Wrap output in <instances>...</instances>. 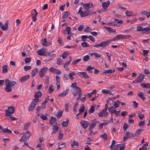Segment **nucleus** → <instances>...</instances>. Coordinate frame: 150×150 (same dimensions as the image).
<instances>
[{"label":"nucleus","mask_w":150,"mask_h":150,"mask_svg":"<svg viewBox=\"0 0 150 150\" xmlns=\"http://www.w3.org/2000/svg\"><path fill=\"white\" fill-rule=\"evenodd\" d=\"M131 36L129 35H124L122 34L118 35H116L112 39H109V41L110 40V44L113 41H115L117 40H119L120 39H127L130 38Z\"/></svg>","instance_id":"1"},{"label":"nucleus","mask_w":150,"mask_h":150,"mask_svg":"<svg viewBox=\"0 0 150 150\" xmlns=\"http://www.w3.org/2000/svg\"><path fill=\"white\" fill-rule=\"evenodd\" d=\"M110 40L109 41V40L104 41L101 42V43L98 44H96L93 46V47H105L108 46L109 44H110Z\"/></svg>","instance_id":"2"},{"label":"nucleus","mask_w":150,"mask_h":150,"mask_svg":"<svg viewBox=\"0 0 150 150\" xmlns=\"http://www.w3.org/2000/svg\"><path fill=\"white\" fill-rule=\"evenodd\" d=\"M38 103V100L36 99H33L29 105L28 110L30 111H33Z\"/></svg>","instance_id":"3"},{"label":"nucleus","mask_w":150,"mask_h":150,"mask_svg":"<svg viewBox=\"0 0 150 150\" xmlns=\"http://www.w3.org/2000/svg\"><path fill=\"white\" fill-rule=\"evenodd\" d=\"M15 111V108L14 106L9 107L8 108L7 110H6L5 111V116L6 117H8L11 114H13Z\"/></svg>","instance_id":"4"},{"label":"nucleus","mask_w":150,"mask_h":150,"mask_svg":"<svg viewBox=\"0 0 150 150\" xmlns=\"http://www.w3.org/2000/svg\"><path fill=\"white\" fill-rule=\"evenodd\" d=\"M31 135V134L30 132L28 131L26 132L20 139L19 140L21 142H24L27 140L30 137Z\"/></svg>","instance_id":"5"},{"label":"nucleus","mask_w":150,"mask_h":150,"mask_svg":"<svg viewBox=\"0 0 150 150\" xmlns=\"http://www.w3.org/2000/svg\"><path fill=\"white\" fill-rule=\"evenodd\" d=\"M144 76L141 74H139L137 78L133 81V83H140L143 81L144 78Z\"/></svg>","instance_id":"6"},{"label":"nucleus","mask_w":150,"mask_h":150,"mask_svg":"<svg viewBox=\"0 0 150 150\" xmlns=\"http://www.w3.org/2000/svg\"><path fill=\"white\" fill-rule=\"evenodd\" d=\"M9 23V21L8 20H7L4 25L3 23L0 21V29H1L3 31L7 30L8 29V24Z\"/></svg>","instance_id":"7"},{"label":"nucleus","mask_w":150,"mask_h":150,"mask_svg":"<svg viewBox=\"0 0 150 150\" xmlns=\"http://www.w3.org/2000/svg\"><path fill=\"white\" fill-rule=\"evenodd\" d=\"M47 69L48 68L47 67H45L43 68L40 70L39 72V76L40 78H42L44 76Z\"/></svg>","instance_id":"8"},{"label":"nucleus","mask_w":150,"mask_h":150,"mask_svg":"<svg viewBox=\"0 0 150 150\" xmlns=\"http://www.w3.org/2000/svg\"><path fill=\"white\" fill-rule=\"evenodd\" d=\"M31 15H35L34 16L32 17V18L34 22H35L37 20V16L38 14V13L36 10L35 9L32 10L31 12Z\"/></svg>","instance_id":"9"},{"label":"nucleus","mask_w":150,"mask_h":150,"mask_svg":"<svg viewBox=\"0 0 150 150\" xmlns=\"http://www.w3.org/2000/svg\"><path fill=\"white\" fill-rule=\"evenodd\" d=\"M81 127L84 129H86L88 126V122L87 120H82L80 122Z\"/></svg>","instance_id":"10"},{"label":"nucleus","mask_w":150,"mask_h":150,"mask_svg":"<svg viewBox=\"0 0 150 150\" xmlns=\"http://www.w3.org/2000/svg\"><path fill=\"white\" fill-rule=\"evenodd\" d=\"M9 83L7 81L5 82V85L6 86L4 89L7 92H10L12 91V89L11 86H9Z\"/></svg>","instance_id":"11"},{"label":"nucleus","mask_w":150,"mask_h":150,"mask_svg":"<svg viewBox=\"0 0 150 150\" xmlns=\"http://www.w3.org/2000/svg\"><path fill=\"white\" fill-rule=\"evenodd\" d=\"M46 51V48L43 47L41 49L38 50L37 51V53L38 55L44 56Z\"/></svg>","instance_id":"12"},{"label":"nucleus","mask_w":150,"mask_h":150,"mask_svg":"<svg viewBox=\"0 0 150 150\" xmlns=\"http://www.w3.org/2000/svg\"><path fill=\"white\" fill-rule=\"evenodd\" d=\"M29 77L30 76L29 74L23 76L21 77L19 81L21 82H25L29 78Z\"/></svg>","instance_id":"13"},{"label":"nucleus","mask_w":150,"mask_h":150,"mask_svg":"<svg viewBox=\"0 0 150 150\" xmlns=\"http://www.w3.org/2000/svg\"><path fill=\"white\" fill-rule=\"evenodd\" d=\"M110 4V2L109 0L107 1L106 2H103L102 3V6L105 10V11H106Z\"/></svg>","instance_id":"14"},{"label":"nucleus","mask_w":150,"mask_h":150,"mask_svg":"<svg viewBox=\"0 0 150 150\" xmlns=\"http://www.w3.org/2000/svg\"><path fill=\"white\" fill-rule=\"evenodd\" d=\"M100 122L98 121H91V124L89 127V129H92L93 127H95L96 123H99Z\"/></svg>","instance_id":"15"},{"label":"nucleus","mask_w":150,"mask_h":150,"mask_svg":"<svg viewBox=\"0 0 150 150\" xmlns=\"http://www.w3.org/2000/svg\"><path fill=\"white\" fill-rule=\"evenodd\" d=\"M42 93L40 91H38L36 92L34 96L35 98L34 99H36L38 100V102L39 101V99L38 98L41 97L42 96Z\"/></svg>","instance_id":"16"},{"label":"nucleus","mask_w":150,"mask_h":150,"mask_svg":"<svg viewBox=\"0 0 150 150\" xmlns=\"http://www.w3.org/2000/svg\"><path fill=\"white\" fill-rule=\"evenodd\" d=\"M59 126L57 125H54L52 127V132L51 133V134L56 133L59 130Z\"/></svg>","instance_id":"17"},{"label":"nucleus","mask_w":150,"mask_h":150,"mask_svg":"<svg viewBox=\"0 0 150 150\" xmlns=\"http://www.w3.org/2000/svg\"><path fill=\"white\" fill-rule=\"evenodd\" d=\"M150 33V26L143 28V31L142 33L144 34L149 33Z\"/></svg>","instance_id":"18"},{"label":"nucleus","mask_w":150,"mask_h":150,"mask_svg":"<svg viewBox=\"0 0 150 150\" xmlns=\"http://www.w3.org/2000/svg\"><path fill=\"white\" fill-rule=\"evenodd\" d=\"M69 89H67L66 90L64 91L62 93H59L58 95V96L59 97H62L65 96L69 92Z\"/></svg>","instance_id":"19"},{"label":"nucleus","mask_w":150,"mask_h":150,"mask_svg":"<svg viewBox=\"0 0 150 150\" xmlns=\"http://www.w3.org/2000/svg\"><path fill=\"white\" fill-rule=\"evenodd\" d=\"M140 85L143 88H148L150 89V84L149 83H142L140 84Z\"/></svg>","instance_id":"20"},{"label":"nucleus","mask_w":150,"mask_h":150,"mask_svg":"<svg viewBox=\"0 0 150 150\" xmlns=\"http://www.w3.org/2000/svg\"><path fill=\"white\" fill-rule=\"evenodd\" d=\"M93 6V4L92 3H88L86 4L85 5L84 8L86 10H88L91 8Z\"/></svg>","instance_id":"21"},{"label":"nucleus","mask_w":150,"mask_h":150,"mask_svg":"<svg viewBox=\"0 0 150 150\" xmlns=\"http://www.w3.org/2000/svg\"><path fill=\"white\" fill-rule=\"evenodd\" d=\"M69 118H67L66 119V121H63L62 123L63 127H67L69 123Z\"/></svg>","instance_id":"22"},{"label":"nucleus","mask_w":150,"mask_h":150,"mask_svg":"<svg viewBox=\"0 0 150 150\" xmlns=\"http://www.w3.org/2000/svg\"><path fill=\"white\" fill-rule=\"evenodd\" d=\"M0 132L2 133H11L12 132L11 130L8 129L7 128L4 129L2 127L1 130L0 131Z\"/></svg>","instance_id":"23"},{"label":"nucleus","mask_w":150,"mask_h":150,"mask_svg":"<svg viewBox=\"0 0 150 150\" xmlns=\"http://www.w3.org/2000/svg\"><path fill=\"white\" fill-rule=\"evenodd\" d=\"M38 69L37 68H36L33 69L31 71V74L33 77H34L36 74L38 73Z\"/></svg>","instance_id":"24"},{"label":"nucleus","mask_w":150,"mask_h":150,"mask_svg":"<svg viewBox=\"0 0 150 150\" xmlns=\"http://www.w3.org/2000/svg\"><path fill=\"white\" fill-rule=\"evenodd\" d=\"M78 73L79 74L82 75L84 78L87 79L89 78V76L86 72L80 71Z\"/></svg>","instance_id":"25"},{"label":"nucleus","mask_w":150,"mask_h":150,"mask_svg":"<svg viewBox=\"0 0 150 150\" xmlns=\"http://www.w3.org/2000/svg\"><path fill=\"white\" fill-rule=\"evenodd\" d=\"M41 43L42 45L43 46H48V42L46 38H44L41 40Z\"/></svg>","instance_id":"26"},{"label":"nucleus","mask_w":150,"mask_h":150,"mask_svg":"<svg viewBox=\"0 0 150 150\" xmlns=\"http://www.w3.org/2000/svg\"><path fill=\"white\" fill-rule=\"evenodd\" d=\"M105 30L109 33H115L116 30L115 29H113L110 27H104Z\"/></svg>","instance_id":"27"},{"label":"nucleus","mask_w":150,"mask_h":150,"mask_svg":"<svg viewBox=\"0 0 150 150\" xmlns=\"http://www.w3.org/2000/svg\"><path fill=\"white\" fill-rule=\"evenodd\" d=\"M137 96L140 97L143 101L144 100L146 99V98L144 96L143 94V92H141L137 94Z\"/></svg>","instance_id":"28"},{"label":"nucleus","mask_w":150,"mask_h":150,"mask_svg":"<svg viewBox=\"0 0 150 150\" xmlns=\"http://www.w3.org/2000/svg\"><path fill=\"white\" fill-rule=\"evenodd\" d=\"M6 81H8L9 83V86H13L16 84V82L15 81H10L8 79H6L5 80V82H6Z\"/></svg>","instance_id":"29"},{"label":"nucleus","mask_w":150,"mask_h":150,"mask_svg":"<svg viewBox=\"0 0 150 150\" xmlns=\"http://www.w3.org/2000/svg\"><path fill=\"white\" fill-rule=\"evenodd\" d=\"M8 66L6 65H4L2 67V73L5 74L8 72Z\"/></svg>","instance_id":"30"},{"label":"nucleus","mask_w":150,"mask_h":150,"mask_svg":"<svg viewBox=\"0 0 150 150\" xmlns=\"http://www.w3.org/2000/svg\"><path fill=\"white\" fill-rule=\"evenodd\" d=\"M96 105V104H94L93 105H91L90 107V108L89 109L88 111V113L91 114L93 113L95 111V106Z\"/></svg>","instance_id":"31"},{"label":"nucleus","mask_w":150,"mask_h":150,"mask_svg":"<svg viewBox=\"0 0 150 150\" xmlns=\"http://www.w3.org/2000/svg\"><path fill=\"white\" fill-rule=\"evenodd\" d=\"M115 69H113V70L110 69L105 70L103 72V73L105 74L112 73L115 72Z\"/></svg>","instance_id":"32"},{"label":"nucleus","mask_w":150,"mask_h":150,"mask_svg":"<svg viewBox=\"0 0 150 150\" xmlns=\"http://www.w3.org/2000/svg\"><path fill=\"white\" fill-rule=\"evenodd\" d=\"M116 109L113 106H111L108 109V111L111 113V115H112V113H114Z\"/></svg>","instance_id":"33"},{"label":"nucleus","mask_w":150,"mask_h":150,"mask_svg":"<svg viewBox=\"0 0 150 150\" xmlns=\"http://www.w3.org/2000/svg\"><path fill=\"white\" fill-rule=\"evenodd\" d=\"M85 107L84 105L82 104L79 110V112L80 113L83 112L85 110Z\"/></svg>","instance_id":"34"},{"label":"nucleus","mask_w":150,"mask_h":150,"mask_svg":"<svg viewBox=\"0 0 150 150\" xmlns=\"http://www.w3.org/2000/svg\"><path fill=\"white\" fill-rule=\"evenodd\" d=\"M100 137L104 139L105 141L108 139L107 135L105 133H104L103 134L100 135Z\"/></svg>","instance_id":"35"},{"label":"nucleus","mask_w":150,"mask_h":150,"mask_svg":"<svg viewBox=\"0 0 150 150\" xmlns=\"http://www.w3.org/2000/svg\"><path fill=\"white\" fill-rule=\"evenodd\" d=\"M62 112L61 110H59L57 115V117L58 118H60L62 115Z\"/></svg>","instance_id":"36"},{"label":"nucleus","mask_w":150,"mask_h":150,"mask_svg":"<svg viewBox=\"0 0 150 150\" xmlns=\"http://www.w3.org/2000/svg\"><path fill=\"white\" fill-rule=\"evenodd\" d=\"M126 16H133V13L132 11H127L125 13Z\"/></svg>","instance_id":"37"},{"label":"nucleus","mask_w":150,"mask_h":150,"mask_svg":"<svg viewBox=\"0 0 150 150\" xmlns=\"http://www.w3.org/2000/svg\"><path fill=\"white\" fill-rule=\"evenodd\" d=\"M56 118L52 116H51V118L50 120V123L51 125H52L54 121H56Z\"/></svg>","instance_id":"38"},{"label":"nucleus","mask_w":150,"mask_h":150,"mask_svg":"<svg viewBox=\"0 0 150 150\" xmlns=\"http://www.w3.org/2000/svg\"><path fill=\"white\" fill-rule=\"evenodd\" d=\"M140 133L141 132H140V131L139 130V129L137 130L135 132V133L134 134H133V135H132V137H137L140 134Z\"/></svg>","instance_id":"39"},{"label":"nucleus","mask_w":150,"mask_h":150,"mask_svg":"<svg viewBox=\"0 0 150 150\" xmlns=\"http://www.w3.org/2000/svg\"><path fill=\"white\" fill-rule=\"evenodd\" d=\"M69 12V11L64 12L62 19H64V18L67 17L69 15L68 13Z\"/></svg>","instance_id":"40"},{"label":"nucleus","mask_w":150,"mask_h":150,"mask_svg":"<svg viewBox=\"0 0 150 150\" xmlns=\"http://www.w3.org/2000/svg\"><path fill=\"white\" fill-rule=\"evenodd\" d=\"M68 55V53L67 51H64L62 55V57L63 59H64L66 58Z\"/></svg>","instance_id":"41"},{"label":"nucleus","mask_w":150,"mask_h":150,"mask_svg":"<svg viewBox=\"0 0 150 150\" xmlns=\"http://www.w3.org/2000/svg\"><path fill=\"white\" fill-rule=\"evenodd\" d=\"M89 56L88 55H86L83 57V60L84 61L87 62L89 60Z\"/></svg>","instance_id":"42"},{"label":"nucleus","mask_w":150,"mask_h":150,"mask_svg":"<svg viewBox=\"0 0 150 150\" xmlns=\"http://www.w3.org/2000/svg\"><path fill=\"white\" fill-rule=\"evenodd\" d=\"M71 30V28L69 26H68L65 29V31L67 32V34L69 35V34H70Z\"/></svg>","instance_id":"43"},{"label":"nucleus","mask_w":150,"mask_h":150,"mask_svg":"<svg viewBox=\"0 0 150 150\" xmlns=\"http://www.w3.org/2000/svg\"><path fill=\"white\" fill-rule=\"evenodd\" d=\"M121 103V101L119 100H117L116 102H115L114 104V106L116 108H117L118 107V105H119L120 103Z\"/></svg>","instance_id":"44"},{"label":"nucleus","mask_w":150,"mask_h":150,"mask_svg":"<svg viewBox=\"0 0 150 150\" xmlns=\"http://www.w3.org/2000/svg\"><path fill=\"white\" fill-rule=\"evenodd\" d=\"M93 55H94L97 58H99L101 57V55L97 53H93L91 54V56Z\"/></svg>","instance_id":"45"},{"label":"nucleus","mask_w":150,"mask_h":150,"mask_svg":"<svg viewBox=\"0 0 150 150\" xmlns=\"http://www.w3.org/2000/svg\"><path fill=\"white\" fill-rule=\"evenodd\" d=\"M79 13L81 17H85L88 16V14H85L83 11H81Z\"/></svg>","instance_id":"46"},{"label":"nucleus","mask_w":150,"mask_h":150,"mask_svg":"<svg viewBox=\"0 0 150 150\" xmlns=\"http://www.w3.org/2000/svg\"><path fill=\"white\" fill-rule=\"evenodd\" d=\"M143 27L142 26H137V31H142V33L143 31Z\"/></svg>","instance_id":"47"},{"label":"nucleus","mask_w":150,"mask_h":150,"mask_svg":"<svg viewBox=\"0 0 150 150\" xmlns=\"http://www.w3.org/2000/svg\"><path fill=\"white\" fill-rule=\"evenodd\" d=\"M81 45L84 47H86L89 46V45L86 42H83L81 43Z\"/></svg>","instance_id":"48"},{"label":"nucleus","mask_w":150,"mask_h":150,"mask_svg":"<svg viewBox=\"0 0 150 150\" xmlns=\"http://www.w3.org/2000/svg\"><path fill=\"white\" fill-rule=\"evenodd\" d=\"M62 132L61 131H60L59 133L58 137V139L59 140H60L62 139L63 137V134H61Z\"/></svg>","instance_id":"49"},{"label":"nucleus","mask_w":150,"mask_h":150,"mask_svg":"<svg viewBox=\"0 0 150 150\" xmlns=\"http://www.w3.org/2000/svg\"><path fill=\"white\" fill-rule=\"evenodd\" d=\"M66 143L65 142H61L58 143V145H60L63 146L61 148H64L66 147Z\"/></svg>","instance_id":"50"},{"label":"nucleus","mask_w":150,"mask_h":150,"mask_svg":"<svg viewBox=\"0 0 150 150\" xmlns=\"http://www.w3.org/2000/svg\"><path fill=\"white\" fill-rule=\"evenodd\" d=\"M30 124L29 122H28L25 124L24 126V127L23 129L25 130H26L29 127V126L30 125Z\"/></svg>","instance_id":"51"},{"label":"nucleus","mask_w":150,"mask_h":150,"mask_svg":"<svg viewBox=\"0 0 150 150\" xmlns=\"http://www.w3.org/2000/svg\"><path fill=\"white\" fill-rule=\"evenodd\" d=\"M24 70L26 71L31 69V67L30 66H25L24 67Z\"/></svg>","instance_id":"52"},{"label":"nucleus","mask_w":150,"mask_h":150,"mask_svg":"<svg viewBox=\"0 0 150 150\" xmlns=\"http://www.w3.org/2000/svg\"><path fill=\"white\" fill-rule=\"evenodd\" d=\"M31 59L30 58H25L24 61L25 63H28L31 61Z\"/></svg>","instance_id":"53"},{"label":"nucleus","mask_w":150,"mask_h":150,"mask_svg":"<svg viewBox=\"0 0 150 150\" xmlns=\"http://www.w3.org/2000/svg\"><path fill=\"white\" fill-rule=\"evenodd\" d=\"M81 60V59H79L75 60L74 61L72 62V64L74 65H76L77 63L80 62Z\"/></svg>","instance_id":"54"},{"label":"nucleus","mask_w":150,"mask_h":150,"mask_svg":"<svg viewBox=\"0 0 150 150\" xmlns=\"http://www.w3.org/2000/svg\"><path fill=\"white\" fill-rule=\"evenodd\" d=\"M62 60L60 58H59L57 60V64L59 65H62Z\"/></svg>","instance_id":"55"},{"label":"nucleus","mask_w":150,"mask_h":150,"mask_svg":"<svg viewBox=\"0 0 150 150\" xmlns=\"http://www.w3.org/2000/svg\"><path fill=\"white\" fill-rule=\"evenodd\" d=\"M126 133V135L129 138H130L131 137H132V135H133V134L130 133L128 132H127Z\"/></svg>","instance_id":"56"},{"label":"nucleus","mask_w":150,"mask_h":150,"mask_svg":"<svg viewBox=\"0 0 150 150\" xmlns=\"http://www.w3.org/2000/svg\"><path fill=\"white\" fill-rule=\"evenodd\" d=\"M128 127V126L127 123H125L123 126V129L125 131Z\"/></svg>","instance_id":"57"},{"label":"nucleus","mask_w":150,"mask_h":150,"mask_svg":"<svg viewBox=\"0 0 150 150\" xmlns=\"http://www.w3.org/2000/svg\"><path fill=\"white\" fill-rule=\"evenodd\" d=\"M52 85H51L50 86L49 88V93H51L52 92L54 89L52 88Z\"/></svg>","instance_id":"58"},{"label":"nucleus","mask_w":150,"mask_h":150,"mask_svg":"<svg viewBox=\"0 0 150 150\" xmlns=\"http://www.w3.org/2000/svg\"><path fill=\"white\" fill-rule=\"evenodd\" d=\"M84 28L83 25H80L78 28V29L79 31H81Z\"/></svg>","instance_id":"59"},{"label":"nucleus","mask_w":150,"mask_h":150,"mask_svg":"<svg viewBox=\"0 0 150 150\" xmlns=\"http://www.w3.org/2000/svg\"><path fill=\"white\" fill-rule=\"evenodd\" d=\"M88 38L91 41L94 42L95 41V39L94 38L92 35H89L88 36Z\"/></svg>","instance_id":"60"},{"label":"nucleus","mask_w":150,"mask_h":150,"mask_svg":"<svg viewBox=\"0 0 150 150\" xmlns=\"http://www.w3.org/2000/svg\"><path fill=\"white\" fill-rule=\"evenodd\" d=\"M114 21H115L117 22V23H122L123 22V21L122 20H119L117 18H115L114 19Z\"/></svg>","instance_id":"61"},{"label":"nucleus","mask_w":150,"mask_h":150,"mask_svg":"<svg viewBox=\"0 0 150 150\" xmlns=\"http://www.w3.org/2000/svg\"><path fill=\"white\" fill-rule=\"evenodd\" d=\"M72 59V58L71 57V56H70L69 60H68L64 64L68 65L71 62Z\"/></svg>","instance_id":"62"},{"label":"nucleus","mask_w":150,"mask_h":150,"mask_svg":"<svg viewBox=\"0 0 150 150\" xmlns=\"http://www.w3.org/2000/svg\"><path fill=\"white\" fill-rule=\"evenodd\" d=\"M127 115V112L125 111H122L121 112V115L122 116L125 117Z\"/></svg>","instance_id":"63"},{"label":"nucleus","mask_w":150,"mask_h":150,"mask_svg":"<svg viewBox=\"0 0 150 150\" xmlns=\"http://www.w3.org/2000/svg\"><path fill=\"white\" fill-rule=\"evenodd\" d=\"M41 115L40 116V117L42 119L44 120H45L47 119V117L46 115L42 114H41Z\"/></svg>","instance_id":"64"}]
</instances>
